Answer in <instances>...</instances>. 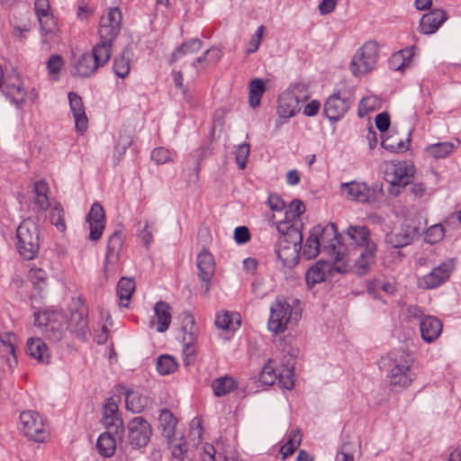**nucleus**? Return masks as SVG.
I'll list each match as a JSON object with an SVG mask.
<instances>
[{"label":"nucleus","mask_w":461,"mask_h":461,"mask_svg":"<svg viewBox=\"0 0 461 461\" xmlns=\"http://www.w3.org/2000/svg\"><path fill=\"white\" fill-rule=\"evenodd\" d=\"M390 116L387 113H381L375 117V126L381 131H386L390 127Z\"/></svg>","instance_id":"nucleus-64"},{"label":"nucleus","mask_w":461,"mask_h":461,"mask_svg":"<svg viewBox=\"0 0 461 461\" xmlns=\"http://www.w3.org/2000/svg\"><path fill=\"white\" fill-rule=\"evenodd\" d=\"M215 325L221 330H236L240 325V317L237 313L222 312L217 314Z\"/></svg>","instance_id":"nucleus-39"},{"label":"nucleus","mask_w":461,"mask_h":461,"mask_svg":"<svg viewBox=\"0 0 461 461\" xmlns=\"http://www.w3.org/2000/svg\"><path fill=\"white\" fill-rule=\"evenodd\" d=\"M197 449L202 461H216V450L212 445L205 443Z\"/></svg>","instance_id":"nucleus-60"},{"label":"nucleus","mask_w":461,"mask_h":461,"mask_svg":"<svg viewBox=\"0 0 461 461\" xmlns=\"http://www.w3.org/2000/svg\"><path fill=\"white\" fill-rule=\"evenodd\" d=\"M259 380L262 384L267 385H272L276 382L277 374L273 360L270 359L264 366L259 375Z\"/></svg>","instance_id":"nucleus-51"},{"label":"nucleus","mask_w":461,"mask_h":461,"mask_svg":"<svg viewBox=\"0 0 461 461\" xmlns=\"http://www.w3.org/2000/svg\"><path fill=\"white\" fill-rule=\"evenodd\" d=\"M238 386L237 381L229 375L221 376L212 382L213 393L217 397L224 396Z\"/></svg>","instance_id":"nucleus-35"},{"label":"nucleus","mask_w":461,"mask_h":461,"mask_svg":"<svg viewBox=\"0 0 461 461\" xmlns=\"http://www.w3.org/2000/svg\"><path fill=\"white\" fill-rule=\"evenodd\" d=\"M442 322L435 316H423L420 323L421 339L427 342H434L442 332Z\"/></svg>","instance_id":"nucleus-24"},{"label":"nucleus","mask_w":461,"mask_h":461,"mask_svg":"<svg viewBox=\"0 0 461 461\" xmlns=\"http://www.w3.org/2000/svg\"><path fill=\"white\" fill-rule=\"evenodd\" d=\"M34 324L42 336L54 342L59 341L68 330L66 316L58 310L35 312Z\"/></svg>","instance_id":"nucleus-2"},{"label":"nucleus","mask_w":461,"mask_h":461,"mask_svg":"<svg viewBox=\"0 0 461 461\" xmlns=\"http://www.w3.org/2000/svg\"><path fill=\"white\" fill-rule=\"evenodd\" d=\"M157 330L166 331L171 323V307L167 303L160 301L154 306Z\"/></svg>","instance_id":"nucleus-31"},{"label":"nucleus","mask_w":461,"mask_h":461,"mask_svg":"<svg viewBox=\"0 0 461 461\" xmlns=\"http://www.w3.org/2000/svg\"><path fill=\"white\" fill-rule=\"evenodd\" d=\"M125 403L129 411L139 413L149 405V400L137 390H129L126 393Z\"/></svg>","instance_id":"nucleus-34"},{"label":"nucleus","mask_w":461,"mask_h":461,"mask_svg":"<svg viewBox=\"0 0 461 461\" xmlns=\"http://www.w3.org/2000/svg\"><path fill=\"white\" fill-rule=\"evenodd\" d=\"M249 154V146L248 144L240 145L235 152L236 162L240 169L246 167L247 159Z\"/></svg>","instance_id":"nucleus-59"},{"label":"nucleus","mask_w":461,"mask_h":461,"mask_svg":"<svg viewBox=\"0 0 461 461\" xmlns=\"http://www.w3.org/2000/svg\"><path fill=\"white\" fill-rule=\"evenodd\" d=\"M278 384L285 389H292L294 386V365L289 361L276 370Z\"/></svg>","instance_id":"nucleus-42"},{"label":"nucleus","mask_w":461,"mask_h":461,"mask_svg":"<svg viewBox=\"0 0 461 461\" xmlns=\"http://www.w3.org/2000/svg\"><path fill=\"white\" fill-rule=\"evenodd\" d=\"M299 318V312L285 297L278 296L271 303L267 329L274 334L283 333L293 321H297Z\"/></svg>","instance_id":"nucleus-3"},{"label":"nucleus","mask_w":461,"mask_h":461,"mask_svg":"<svg viewBox=\"0 0 461 461\" xmlns=\"http://www.w3.org/2000/svg\"><path fill=\"white\" fill-rule=\"evenodd\" d=\"M39 230L31 219H26L17 228V249L20 255L27 260L32 259L39 252Z\"/></svg>","instance_id":"nucleus-4"},{"label":"nucleus","mask_w":461,"mask_h":461,"mask_svg":"<svg viewBox=\"0 0 461 461\" xmlns=\"http://www.w3.org/2000/svg\"><path fill=\"white\" fill-rule=\"evenodd\" d=\"M28 277L39 293H41L47 287V274L42 268L32 267Z\"/></svg>","instance_id":"nucleus-46"},{"label":"nucleus","mask_w":461,"mask_h":461,"mask_svg":"<svg viewBox=\"0 0 461 461\" xmlns=\"http://www.w3.org/2000/svg\"><path fill=\"white\" fill-rule=\"evenodd\" d=\"M113 41H104V39H99L98 42L94 46L92 52L90 55H93V59L97 63L99 68L104 67L110 59Z\"/></svg>","instance_id":"nucleus-30"},{"label":"nucleus","mask_w":461,"mask_h":461,"mask_svg":"<svg viewBox=\"0 0 461 461\" xmlns=\"http://www.w3.org/2000/svg\"><path fill=\"white\" fill-rule=\"evenodd\" d=\"M170 448L172 451L173 458L177 461H190L191 458L187 454L185 443L182 442V438L178 442H174L173 439L169 440Z\"/></svg>","instance_id":"nucleus-55"},{"label":"nucleus","mask_w":461,"mask_h":461,"mask_svg":"<svg viewBox=\"0 0 461 461\" xmlns=\"http://www.w3.org/2000/svg\"><path fill=\"white\" fill-rule=\"evenodd\" d=\"M445 235V230L441 224H435L429 227L426 233L424 240L429 244H435L440 241Z\"/></svg>","instance_id":"nucleus-57"},{"label":"nucleus","mask_w":461,"mask_h":461,"mask_svg":"<svg viewBox=\"0 0 461 461\" xmlns=\"http://www.w3.org/2000/svg\"><path fill=\"white\" fill-rule=\"evenodd\" d=\"M135 291V282L133 279L122 277L117 285V294L120 299V304L127 307L130 303L131 295Z\"/></svg>","instance_id":"nucleus-37"},{"label":"nucleus","mask_w":461,"mask_h":461,"mask_svg":"<svg viewBox=\"0 0 461 461\" xmlns=\"http://www.w3.org/2000/svg\"><path fill=\"white\" fill-rule=\"evenodd\" d=\"M197 267L201 280L205 284L206 292L209 290L208 284L214 274V261L212 255L203 250L197 257Z\"/></svg>","instance_id":"nucleus-28"},{"label":"nucleus","mask_w":461,"mask_h":461,"mask_svg":"<svg viewBox=\"0 0 461 461\" xmlns=\"http://www.w3.org/2000/svg\"><path fill=\"white\" fill-rule=\"evenodd\" d=\"M34 9L41 25V29L46 37L44 41L47 42L49 41L47 37H51L54 35L58 28L57 21L51 13L50 1L36 0L34 3Z\"/></svg>","instance_id":"nucleus-18"},{"label":"nucleus","mask_w":461,"mask_h":461,"mask_svg":"<svg viewBox=\"0 0 461 461\" xmlns=\"http://www.w3.org/2000/svg\"><path fill=\"white\" fill-rule=\"evenodd\" d=\"M378 59L377 42L368 41L357 50L350 63V70L356 77L364 76L375 68Z\"/></svg>","instance_id":"nucleus-6"},{"label":"nucleus","mask_w":461,"mask_h":461,"mask_svg":"<svg viewBox=\"0 0 461 461\" xmlns=\"http://www.w3.org/2000/svg\"><path fill=\"white\" fill-rule=\"evenodd\" d=\"M202 48V41L198 39H192L179 46L171 55V62H176L183 55L198 52Z\"/></svg>","instance_id":"nucleus-44"},{"label":"nucleus","mask_w":461,"mask_h":461,"mask_svg":"<svg viewBox=\"0 0 461 461\" xmlns=\"http://www.w3.org/2000/svg\"><path fill=\"white\" fill-rule=\"evenodd\" d=\"M16 344L17 338L14 333H0V358L5 361L10 371H13L17 366Z\"/></svg>","instance_id":"nucleus-21"},{"label":"nucleus","mask_w":461,"mask_h":461,"mask_svg":"<svg viewBox=\"0 0 461 461\" xmlns=\"http://www.w3.org/2000/svg\"><path fill=\"white\" fill-rule=\"evenodd\" d=\"M113 69L115 75L121 78L128 77L131 70V62L128 58H125L124 53L114 59Z\"/></svg>","instance_id":"nucleus-52"},{"label":"nucleus","mask_w":461,"mask_h":461,"mask_svg":"<svg viewBox=\"0 0 461 461\" xmlns=\"http://www.w3.org/2000/svg\"><path fill=\"white\" fill-rule=\"evenodd\" d=\"M26 353L39 363L49 364L50 353L41 338H30L26 343Z\"/></svg>","instance_id":"nucleus-27"},{"label":"nucleus","mask_w":461,"mask_h":461,"mask_svg":"<svg viewBox=\"0 0 461 461\" xmlns=\"http://www.w3.org/2000/svg\"><path fill=\"white\" fill-rule=\"evenodd\" d=\"M64 66L63 58L59 55H52L47 62V68L50 76L52 79L57 80L59 78V73Z\"/></svg>","instance_id":"nucleus-56"},{"label":"nucleus","mask_w":461,"mask_h":461,"mask_svg":"<svg viewBox=\"0 0 461 461\" xmlns=\"http://www.w3.org/2000/svg\"><path fill=\"white\" fill-rule=\"evenodd\" d=\"M350 100L346 92H337L331 95L324 104V114L330 120L337 122L348 112Z\"/></svg>","instance_id":"nucleus-17"},{"label":"nucleus","mask_w":461,"mask_h":461,"mask_svg":"<svg viewBox=\"0 0 461 461\" xmlns=\"http://www.w3.org/2000/svg\"><path fill=\"white\" fill-rule=\"evenodd\" d=\"M151 426L142 417H135L128 423L127 441L132 448H141L149 443Z\"/></svg>","instance_id":"nucleus-15"},{"label":"nucleus","mask_w":461,"mask_h":461,"mask_svg":"<svg viewBox=\"0 0 461 461\" xmlns=\"http://www.w3.org/2000/svg\"><path fill=\"white\" fill-rule=\"evenodd\" d=\"M33 192L35 194L34 203L41 211H47L49 208H50V191L46 181H36L33 185Z\"/></svg>","instance_id":"nucleus-33"},{"label":"nucleus","mask_w":461,"mask_h":461,"mask_svg":"<svg viewBox=\"0 0 461 461\" xmlns=\"http://www.w3.org/2000/svg\"><path fill=\"white\" fill-rule=\"evenodd\" d=\"M411 237L407 233L391 232L386 235L385 241L393 248H402L410 244Z\"/></svg>","instance_id":"nucleus-53"},{"label":"nucleus","mask_w":461,"mask_h":461,"mask_svg":"<svg viewBox=\"0 0 461 461\" xmlns=\"http://www.w3.org/2000/svg\"><path fill=\"white\" fill-rule=\"evenodd\" d=\"M68 100L71 112L75 119L77 131L84 132L88 126V119L85 112V106L82 98L76 93L68 94Z\"/></svg>","instance_id":"nucleus-26"},{"label":"nucleus","mask_w":461,"mask_h":461,"mask_svg":"<svg viewBox=\"0 0 461 461\" xmlns=\"http://www.w3.org/2000/svg\"><path fill=\"white\" fill-rule=\"evenodd\" d=\"M20 429L23 435L36 442H46L50 439V431L42 417L35 411H26L20 415Z\"/></svg>","instance_id":"nucleus-9"},{"label":"nucleus","mask_w":461,"mask_h":461,"mask_svg":"<svg viewBox=\"0 0 461 461\" xmlns=\"http://www.w3.org/2000/svg\"><path fill=\"white\" fill-rule=\"evenodd\" d=\"M313 230L318 236V240L322 247V251L331 255L335 259L345 258L348 256L344 252V247L339 242L338 230L335 224L316 225Z\"/></svg>","instance_id":"nucleus-10"},{"label":"nucleus","mask_w":461,"mask_h":461,"mask_svg":"<svg viewBox=\"0 0 461 461\" xmlns=\"http://www.w3.org/2000/svg\"><path fill=\"white\" fill-rule=\"evenodd\" d=\"M335 461H355L352 446L350 443H344L337 453Z\"/></svg>","instance_id":"nucleus-62"},{"label":"nucleus","mask_w":461,"mask_h":461,"mask_svg":"<svg viewBox=\"0 0 461 461\" xmlns=\"http://www.w3.org/2000/svg\"><path fill=\"white\" fill-rule=\"evenodd\" d=\"M348 244L357 252L353 270L357 276L367 274L375 262L377 244L366 226L350 225L345 232Z\"/></svg>","instance_id":"nucleus-1"},{"label":"nucleus","mask_w":461,"mask_h":461,"mask_svg":"<svg viewBox=\"0 0 461 461\" xmlns=\"http://www.w3.org/2000/svg\"><path fill=\"white\" fill-rule=\"evenodd\" d=\"M281 237L278 240L276 255L284 266L291 267L299 261V253L302 248V231L279 232Z\"/></svg>","instance_id":"nucleus-7"},{"label":"nucleus","mask_w":461,"mask_h":461,"mask_svg":"<svg viewBox=\"0 0 461 461\" xmlns=\"http://www.w3.org/2000/svg\"><path fill=\"white\" fill-rule=\"evenodd\" d=\"M151 158L158 164H165L171 160V153L167 149L160 147L152 151Z\"/></svg>","instance_id":"nucleus-61"},{"label":"nucleus","mask_w":461,"mask_h":461,"mask_svg":"<svg viewBox=\"0 0 461 461\" xmlns=\"http://www.w3.org/2000/svg\"><path fill=\"white\" fill-rule=\"evenodd\" d=\"M122 23V14L119 7H111L105 10L99 22V39L115 41L121 32Z\"/></svg>","instance_id":"nucleus-12"},{"label":"nucleus","mask_w":461,"mask_h":461,"mask_svg":"<svg viewBox=\"0 0 461 461\" xmlns=\"http://www.w3.org/2000/svg\"><path fill=\"white\" fill-rule=\"evenodd\" d=\"M414 173V166L406 161H391L384 166V178L393 186L407 185L411 182Z\"/></svg>","instance_id":"nucleus-13"},{"label":"nucleus","mask_w":461,"mask_h":461,"mask_svg":"<svg viewBox=\"0 0 461 461\" xmlns=\"http://www.w3.org/2000/svg\"><path fill=\"white\" fill-rule=\"evenodd\" d=\"M393 363L389 374L390 384L401 387L410 386L416 378V374L412 371V355L409 351L399 350L393 357Z\"/></svg>","instance_id":"nucleus-5"},{"label":"nucleus","mask_w":461,"mask_h":461,"mask_svg":"<svg viewBox=\"0 0 461 461\" xmlns=\"http://www.w3.org/2000/svg\"><path fill=\"white\" fill-rule=\"evenodd\" d=\"M178 367L176 360L168 355L160 356L157 361V369L160 375L174 373Z\"/></svg>","instance_id":"nucleus-48"},{"label":"nucleus","mask_w":461,"mask_h":461,"mask_svg":"<svg viewBox=\"0 0 461 461\" xmlns=\"http://www.w3.org/2000/svg\"><path fill=\"white\" fill-rule=\"evenodd\" d=\"M267 203L273 212H282L285 208V201L276 194H269Z\"/></svg>","instance_id":"nucleus-63"},{"label":"nucleus","mask_w":461,"mask_h":461,"mask_svg":"<svg viewBox=\"0 0 461 461\" xmlns=\"http://www.w3.org/2000/svg\"><path fill=\"white\" fill-rule=\"evenodd\" d=\"M305 212V206L300 200H294L290 203L285 212V219L276 222L278 232L301 231L303 222L301 216Z\"/></svg>","instance_id":"nucleus-16"},{"label":"nucleus","mask_w":461,"mask_h":461,"mask_svg":"<svg viewBox=\"0 0 461 461\" xmlns=\"http://www.w3.org/2000/svg\"><path fill=\"white\" fill-rule=\"evenodd\" d=\"M415 54V48L410 47L392 55L389 59L390 68L396 71H402L409 67Z\"/></svg>","instance_id":"nucleus-32"},{"label":"nucleus","mask_w":461,"mask_h":461,"mask_svg":"<svg viewBox=\"0 0 461 461\" xmlns=\"http://www.w3.org/2000/svg\"><path fill=\"white\" fill-rule=\"evenodd\" d=\"M103 424L109 429H113L115 432L122 428V420L119 415V409L116 401L109 398L103 408Z\"/></svg>","instance_id":"nucleus-25"},{"label":"nucleus","mask_w":461,"mask_h":461,"mask_svg":"<svg viewBox=\"0 0 461 461\" xmlns=\"http://www.w3.org/2000/svg\"><path fill=\"white\" fill-rule=\"evenodd\" d=\"M321 250L322 247L320 243V240H318V236L312 228L304 245L303 254L307 258H314Z\"/></svg>","instance_id":"nucleus-47"},{"label":"nucleus","mask_w":461,"mask_h":461,"mask_svg":"<svg viewBox=\"0 0 461 461\" xmlns=\"http://www.w3.org/2000/svg\"><path fill=\"white\" fill-rule=\"evenodd\" d=\"M310 97L307 87L299 84L294 86V93L284 94L279 97L277 113L282 118H290L300 110L299 101H305Z\"/></svg>","instance_id":"nucleus-14"},{"label":"nucleus","mask_w":461,"mask_h":461,"mask_svg":"<svg viewBox=\"0 0 461 461\" xmlns=\"http://www.w3.org/2000/svg\"><path fill=\"white\" fill-rule=\"evenodd\" d=\"M456 149L452 142H438L426 147L427 154L434 158H444L451 154Z\"/></svg>","instance_id":"nucleus-43"},{"label":"nucleus","mask_w":461,"mask_h":461,"mask_svg":"<svg viewBox=\"0 0 461 461\" xmlns=\"http://www.w3.org/2000/svg\"><path fill=\"white\" fill-rule=\"evenodd\" d=\"M99 66L93 59L90 52L83 53L78 57H74L71 61V75L82 77H87L95 73Z\"/></svg>","instance_id":"nucleus-23"},{"label":"nucleus","mask_w":461,"mask_h":461,"mask_svg":"<svg viewBox=\"0 0 461 461\" xmlns=\"http://www.w3.org/2000/svg\"><path fill=\"white\" fill-rule=\"evenodd\" d=\"M122 245V240L120 233H113L108 240L107 251L104 263L105 275L113 274L119 263V252Z\"/></svg>","instance_id":"nucleus-22"},{"label":"nucleus","mask_w":461,"mask_h":461,"mask_svg":"<svg viewBox=\"0 0 461 461\" xmlns=\"http://www.w3.org/2000/svg\"><path fill=\"white\" fill-rule=\"evenodd\" d=\"M96 447L100 455L110 457L115 452L116 441L110 432H105L99 436Z\"/></svg>","instance_id":"nucleus-40"},{"label":"nucleus","mask_w":461,"mask_h":461,"mask_svg":"<svg viewBox=\"0 0 461 461\" xmlns=\"http://www.w3.org/2000/svg\"><path fill=\"white\" fill-rule=\"evenodd\" d=\"M264 33H265V26L261 25L258 28L256 33L254 35H252L250 41H249V43L247 45L246 53L248 55L254 53L258 50V49L261 43V40H262Z\"/></svg>","instance_id":"nucleus-58"},{"label":"nucleus","mask_w":461,"mask_h":461,"mask_svg":"<svg viewBox=\"0 0 461 461\" xmlns=\"http://www.w3.org/2000/svg\"><path fill=\"white\" fill-rule=\"evenodd\" d=\"M456 267L455 259H447L432 270L418 278L417 285L422 290L436 289L445 284L452 275Z\"/></svg>","instance_id":"nucleus-11"},{"label":"nucleus","mask_w":461,"mask_h":461,"mask_svg":"<svg viewBox=\"0 0 461 461\" xmlns=\"http://www.w3.org/2000/svg\"><path fill=\"white\" fill-rule=\"evenodd\" d=\"M446 20V14L439 9L432 10L420 19V29L422 33L435 32Z\"/></svg>","instance_id":"nucleus-29"},{"label":"nucleus","mask_w":461,"mask_h":461,"mask_svg":"<svg viewBox=\"0 0 461 461\" xmlns=\"http://www.w3.org/2000/svg\"><path fill=\"white\" fill-rule=\"evenodd\" d=\"M158 421L162 435L168 440H171L175 436L176 426L177 424L176 418L170 411L163 410L159 415Z\"/></svg>","instance_id":"nucleus-36"},{"label":"nucleus","mask_w":461,"mask_h":461,"mask_svg":"<svg viewBox=\"0 0 461 461\" xmlns=\"http://www.w3.org/2000/svg\"><path fill=\"white\" fill-rule=\"evenodd\" d=\"M64 215L65 212L62 205L59 203H53L51 206L50 219L51 223L60 231H64L66 230Z\"/></svg>","instance_id":"nucleus-49"},{"label":"nucleus","mask_w":461,"mask_h":461,"mask_svg":"<svg viewBox=\"0 0 461 461\" xmlns=\"http://www.w3.org/2000/svg\"><path fill=\"white\" fill-rule=\"evenodd\" d=\"M382 147L393 153H401L409 149L410 140H398L397 136H389L382 140Z\"/></svg>","instance_id":"nucleus-45"},{"label":"nucleus","mask_w":461,"mask_h":461,"mask_svg":"<svg viewBox=\"0 0 461 461\" xmlns=\"http://www.w3.org/2000/svg\"><path fill=\"white\" fill-rule=\"evenodd\" d=\"M302 439L303 434L300 429L292 430L288 435L287 441L280 447L282 459H285L287 456L293 455L301 445Z\"/></svg>","instance_id":"nucleus-38"},{"label":"nucleus","mask_w":461,"mask_h":461,"mask_svg":"<svg viewBox=\"0 0 461 461\" xmlns=\"http://www.w3.org/2000/svg\"><path fill=\"white\" fill-rule=\"evenodd\" d=\"M381 100L375 95H369L364 97L358 105V113L360 116L367 114L369 112H373L380 108Z\"/></svg>","instance_id":"nucleus-50"},{"label":"nucleus","mask_w":461,"mask_h":461,"mask_svg":"<svg viewBox=\"0 0 461 461\" xmlns=\"http://www.w3.org/2000/svg\"><path fill=\"white\" fill-rule=\"evenodd\" d=\"M350 268L348 259L334 258L331 264L326 261H318L308 269L305 275L306 283L309 287L314 286L316 284L326 281L334 272L344 274Z\"/></svg>","instance_id":"nucleus-8"},{"label":"nucleus","mask_w":461,"mask_h":461,"mask_svg":"<svg viewBox=\"0 0 461 461\" xmlns=\"http://www.w3.org/2000/svg\"><path fill=\"white\" fill-rule=\"evenodd\" d=\"M341 191L348 198L361 203H372L375 200V190L365 183H345L341 185Z\"/></svg>","instance_id":"nucleus-20"},{"label":"nucleus","mask_w":461,"mask_h":461,"mask_svg":"<svg viewBox=\"0 0 461 461\" xmlns=\"http://www.w3.org/2000/svg\"><path fill=\"white\" fill-rule=\"evenodd\" d=\"M266 91L265 83L260 78H254L249 83V102L252 108L259 106L261 98Z\"/></svg>","instance_id":"nucleus-41"},{"label":"nucleus","mask_w":461,"mask_h":461,"mask_svg":"<svg viewBox=\"0 0 461 461\" xmlns=\"http://www.w3.org/2000/svg\"><path fill=\"white\" fill-rule=\"evenodd\" d=\"M6 91L16 101H22L26 95V90L19 78H14V82L6 85Z\"/></svg>","instance_id":"nucleus-54"},{"label":"nucleus","mask_w":461,"mask_h":461,"mask_svg":"<svg viewBox=\"0 0 461 461\" xmlns=\"http://www.w3.org/2000/svg\"><path fill=\"white\" fill-rule=\"evenodd\" d=\"M86 221L90 230L89 239L94 241L99 240L105 227V212L100 203H95L91 206Z\"/></svg>","instance_id":"nucleus-19"}]
</instances>
